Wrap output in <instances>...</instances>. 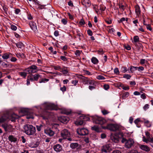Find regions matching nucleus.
<instances>
[{"mask_svg": "<svg viewBox=\"0 0 153 153\" xmlns=\"http://www.w3.org/2000/svg\"><path fill=\"white\" fill-rule=\"evenodd\" d=\"M56 105L52 103H45L43 104L42 108L44 109V111L40 115L43 119L46 120L48 119L50 114V112L47 111V110H51L55 109Z\"/></svg>", "mask_w": 153, "mask_h": 153, "instance_id": "nucleus-1", "label": "nucleus"}, {"mask_svg": "<svg viewBox=\"0 0 153 153\" xmlns=\"http://www.w3.org/2000/svg\"><path fill=\"white\" fill-rule=\"evenodd\" d=\"M19 116L16 114L13 113L11 114H4L0 118V123H2L7 121L11 120L12 122H15L16 119L18 118Z\"/></svg>", "mask_w": 153, "mask_h": 153, "instance_id": "nucleus-2", "label": "nucleus"}, {"mask_svg": "<svg viewBox=\"0 0 153 153\" xmlns=\"http://www.w3.org/2000/svg\"><path fill=\"white\" fill-rule=\"evenodd\" d=\"M24 132L27 135H33L36 131V128L32 125L26 124L23 127Z\"/></svg>", "mask_w": 153, "mask_h": 153, "instance_id": "nucleus-3", "label": "nucleus"}, {"mask_svg": "<svg viewBox=\"0 0 153 153\" xmlns=\"http://www.w3.org/2000/svg\"><path fill=\"white\" fill-rule=\"evenodd\" d=\"M123 137V133L122 131H119L117 134H111L110 136L111 140L112 141L117 143L118 142L120 138Z\"/></svg>", "mask_w": 153, "mask_h": 153, "instance_id": "nucleus-4", "label": "nucleus"}, {"mask_svg": "<svg viewBox=\"0 0 153 153\" xmlns=\"http://www.w3.org/2000/svg\"><path fill=\"white\" fill-rule=\"evenodd\" d=\"M61 136L63 139H67L69 141L73 140L71 138V135L70 132L67 129H64L61 132Z\"/></svg>", "mask_w": 153, "mask_h": 153, "instance_id": "nucleus-5", "label": "nucleus"}, {"mask_svg": "<svg viewBox=\"0 0 153 153\" xmlns=\"http://www.w3.org/2000/svg\"><path fill=\"white\" fill-rule=\"evenodd\" d=\"M121 142L125 143V147L128 149L131 148L134 145V141L131 138H129L128 140L124 138V137L122 138L121 141Z\"/></svg>", "mask_w": 153, "mask_h": 153, "instance_id": "nucleus-6", "label": "nucleus"}, {"mask_svg": "<svg viewBox=\"0 0 153 153\" xmlns=\"http://www.w3.org/2000/svg\"><path fill=\"white\" fill-rule=\"evenodd\" d=\"M102 127L103 128H107L113 131L119 130V126L118 125L112 124H108L106 126H102Z\"/></svg>", "mask_w": 153, "mask_h": 153, "instance_id": "nucleus-7", "label": "nucleus"}, {"mask_svg": "<svg viewBox=\"0 0 153 153\" xmlns=\"http://www.w3.org/2000/svg\"><path fill=\"white\" fill-rule=\"evenodd\" d=\"M112 150L111 145L110 144H107L101 147V151L103 153H108Z\"/></svg>", "mask_w": 153, "mask_h": 153, "instance_id": "nucleus-8", "label": "nucleus"}, {"mask_svg": "<svg viewBox=\"0 0 153 153\" xmlns=\"http://www.w3.org/2000/svg\"><path fill=\"white\" fill-rule=\"evenodd\" d=\"M94 122L96 123L102 125L105 123V120L101 117H96L94 118Z\"/></svg>", "mask_w": 153, "mask_h": 153, "instance_id": "nucleus-9", "label": "nucleus"}, {"mask_svg": "<svg viewBox=\"0 0 153 153\" xmlns=\"http://www.w3.org/2000/svg\"><path fill=\"white\" fill-rule=\"evenodd\" d=\"M77 132L81 135H85L88 133V130L85 128H79L77 130Z\"/></svg>", "mask_w": 153, "mask_h": 153, "instance_id": "nucleus-10", "label": "nucleus"}, {"mask_svg": "<svg viewBox=\"0 0 153 153\" xmlns=\"http://www.w3.org/2000/svg\"><path fill=\"white\" fill-rule=\"evenodd\" d=\"M37 67L36 66L34 65H32L28 68L26 71L29 74L35 73L37 72L36 70L37 69Z\"/></svg>", "mask_w": 153, "mask_h": 153, "instance_id": "nucleus-11", "label": "nucleus"}, {"mask_svg": "<svg viewBox=\"0 0 153 153\" xmlns=\"http://www.w3.org/2000/svg\"><path fill=\"white\" fill-rule=\"evenodd\" d=\"M2 127L6 131L10 132L12 130V126L10 125L4 124L2 125Z\"/></svg>", "mask_w": 153, "mask_h": 153, "instance_id": "nucleus-12", "label": "nucleus"}, {"mask_svg": "<svg viewBox=\"0 0 153 153\" xmlns=\"http://www.w3.org/2000/svg\"><path fill=\"white\" fill-rule=\"evenodd\" d=\"M54 150L57 152H59L62 151V146L59 144H56L53 146Z\"/></svg>", "mask_w": 153, "mask_h": 153, "instance_id": "nucleus-13", "label": "nucleus"}, {"mask_svg": "<svg viewBox=\"0 0 153 153\" xmlns=\"http://www.w3.org/2000/svg\"><path fill=\"white\" fill-rule=\"evenodd\" d=\"M70 146L73 149H78L81 148V145L76 143H71L70 145Z\"/></svg>", "mask_w": 153, "mask_h": 153, "instance_id": "nucleus-14", "label": "nucleus"}, {"mask_svg": "<svg viewBox=\"0 0 153 153\" xmlns=\"http://www.w3.org/2000/svg\"><path fill=\"white\" fill-rule=\"evenodd\" d=\"M36 127L37 131H40L42 130H44L45 131V130L46 129V126L45 124L43 123H42L38 125H36Z\"/></svg>", "mask_w": 153, "mask_h": 153, "instance_id": "nucleus-15", "label": "nucleus"}, {"mask_svg": "<svg viewBox=\"0 0 153 153\" xmlns=\"http://www.w3.org/2000/svg\"><path fill=\"white\" fill-rule=\"evenodd\" d=\"M29 25L31 29L34 31H35L37 30V27L36 23L33 21L29 22Z\"/></svg>", "mask_w": 153, "mask_h": 153, "instance_id": "nucleus-16", "label": "nucleus"}, {"mask_svg": "<svg viewBox=\"0 0 153 153\" xmlns=\"http://www.w3.org/2000/svg\"><path fill=\"white\" fill-rule=\"evenodd\" d=\"M29 76L32 78L33 81H37L39 78H41V76L38 74H36L34 75L30 74Z\"/></svg>", "mask_w": 153, "mask_h": 153, "instance_id": "nucleus-17", "label": "nucleus"}, {"mask_svg": "<svg viewBox=\"0 0 153 153\" xmlns=\"http://www.w3.org/2000/svg\"><path fill=\"white\" fill-rule=\"evenodd\" d=\"M139 147L141 149L146 152H149L150 150L149 147L146 145L140 144Z\"/></svg>", "mask_w": 153, "mask_h": 153, "instance_id": "nucleus-18", "label": "nucleus"}, {"mask_svg": "<svg viewBox=\"0 0 153 153\" xmlns=\"http://www.w3.org/2000/svg\"><path fill=\"white\" fill-rule=\"evenodd\" d=\"M45 133L50 136H53L54 134V132L51 128H48L45 130Z\"/></svg>", "mask_w": 153, "mask_h": 153, "instance_id": "nucleus-19", "label": "nucleus"}, {"mask_svg": "<svg viewBox=\"0 0 153 153\" xmlns=\"http://www.w3.org/2000/svg\"><path fill=\"white\" fill-rule=\"evenodd\" d=\"M8 139L11 142L15 143L17 140V138L15 136L13 135H9L8 137Z\"/></svg>", "mask_w": 153, "mask_h": 153, "instance_id": "nucleus-20", "label": "nucleus"}, {"mask_svg": "<svg viewBox=\"0 0 153 153\" xmlns=\"http://www.w3.org/2000/svg\"><path fill=\"white\" fill-rule=\"evenodd\" d=\"M61 122L64 123H67L69 121V118L67 117H62L60 119Z\"/></svg>", "mask_w": 153, "mask_h": 153, "instance_id": "nucleus-21", "label": "nucleus"}, {"mask_svg": "<svg viewBox=\"0 0 153 153\" xmlns=\"http://www.w3.org/2000/svg\"><path fill=\"white\" fill-rule=\"evenodd\" d=\"M82 4L86 7H88L91 5V3L89 0H84L82 1Z\"/></svg>", "mask_w": 153, "mask_h": 153, "instance_id": "nucleus-22", "label": "nucleus"}, {"mask_svg": "<svg viewBox=\"0 0 153 153\" xmlns=\"http://www.w3.org/2000/svg\"><path fill=\"white\" fill-rule=\"evenodd\" d=\"M12 54L10 53H5L2 56V58L4 59H7L11 56Z\"/></svg>", "mask_w": 153, "mask_h": 153, "instance_id": "nucleus-23", "label": "nucleus"}, {"mask_svg": "<svg viewBox=\"0 0 153 153\" xmlns=\"http://www.w3.org/2000/svg\"><path fill=\"white\" fill-rule=\"evenodd\" d=\"M79 119L81 120H83L84 122L88 121L90 120L89 117L84 115H82L80 116Z\"/></svg>", "mask_w": 153, "mask_h": 153, "instance_id": "nucleus-24", "label": "nucleus"}, {"mask_svg": "<svg viewBox=\"0 0 153 153\" xmlns=\"http://www.w3.org/2000/svg\"><path fill=\"white\" fill-rule=\"evenodd\" d=\"M61 72H62L63 74L65 75H67L68 72V71L67 70V68L66 67H64L62 68Z\"/></svg>", "mask_w": 153, "mask_h": 153, "instance_id": "nucleus-25", "label": "nucleus"}, {"mask_svg": "<svg viewBox=\"0 0 153 153\" xmlns=\"http://www.w3.org/2000/svg\"><path fill=\"white\" fill-rule=\"evenodd\" d=\"M137 69V67H134L133 66H131L130 68V71H129V73H133L134 72L136 71Z\"/></svg>", "mask_w": 153, "mask_h": 153, "instance_id": "nucleus-26", "label": "nucleus"}, {"mask_svg": "<svg viewBox=\"0 0 153 153\" xmlns=\"http://www.w3.org/2000/svg\"><path fill=\"white\" fill-rule=\"evenodd\" d=\"M135 12L137 15H139L140 13V7L138 5H137L135 7Z\"/></svg>", "mask_w": 153, "mask_h": 153, "instance_id": "nucleus-27", "label": "nucleus"}, {"mask_svg": "<svg viewBox=\"0 0 153 153\" xmlns=\"http://www.w3.org/2000/svg\"><path fill=\"white\" fill-rule=\"evenodd\" d=\"M91 61L94 64H97L99 62L98 59L95 57H93L91 59Z\"/></svg>", "mask_w": 153, "mask_h": 153, "instance_id": "nucleus-28", "label": "nucleus"}, {"mask_svg": "<svg viewBox=\"0 0 153 153\" xmlns=\"http://www.w3.org/2000/svg\"><path fill=\"white\" fill-rule=\"evenodd\" d=\"M82 77H83L82 78L83 83L85 84H88V82L90 79H88L87 78L83 76Z\"/></svg>", "mask_w": 153, "mask_h": 153, "instance_id": "nucleus-29", "label": "nucleus"}, {"mask_svg": "<svg viewBox=\"0 0 153 153\" xmlns=\"http://www.w3.org/2000/svg\"><path fill=\"white\" fill-rule=\"evenodd\" d=\"M80 120H78L77 121H76L75 122V124L76 125H82L83 124V123L84 122L83 120H81L80 119Z\"/></svg>", "mask_w": 153, "mask_h": 153, "instance_id": "nucleus-30", "label": "nucleus"}, {"mask_svg": "<svg viewBox=\"0 0 153 153\" xmlns=\"http://www.w3.org/2000/svg\"><path fill=\"white\" fill-rule=\"evenodd\" d=\"M16 45V47L18 48H21L23 46V44L21 42H19L17 43H14Z\"/></svg>", "mask_w": 153, "mask_h": 153, "instance_id": "nucleus-31", "label": "nucleus"}, {"mask_svg": "<svg viewBox=\"0 0 153 153\" xmlns=\"http://www.w3.org/2000/svg\"><path fill=\"white\" fill-rule=\"evenodd\" d=\"M49 79L46 78H41L39 80V82L40 83H45L48 81Z\"/></svg>", "mask_w": 153, "mask_h": 153, "instance_id": "nucleus-32", "label": "nucleus"}, {"mask_svg": "<svg viewBox=\"0 0 153 153\" xmlns=\"http://www.w3.org/2000/svg\"><path fill=\"white\" fill-rule=\"evenodd\" d=\"M30 81L31 82H33V79L30 76H28L27 77V85H28L30 84Z\"/></svg>", "mask_w": 153, "mask_h": 153, "instance_id": "nucleus-33", "label": "nucleus"}, {"mask_svg": "<svg viewBox=\"0 0 153 153\" xmlns=\"http://www.w3.org/2000/svg\"><path fill=\"white\" fill-rule=\"evenodd\" d=\"M129 93L128 92H126L124 93L122 95V98L123 99H125L129 96Z\"/></svg>", "mask_w": 153, "mask_h": 153, "instance_id": "nucleus-34", "label": "nucleus"}, {"mask_svg": "<svg viewBox=\"0 0 153 153\" xmlns=\"http://www.w3.org/2000/svg\"><path fill=\"white\" fill-rule=\"evenodd\" d=\"M131 76L128 74H124L123 75V77L126 79H130Z\"/></svg>", "mask_w": 153, "mask_h": 153, "instance_id": "nucleus-35", "label": "nucleus"}, {"mask_svg": "<svg viewBox=\"0 0 153 153\" xmlns=\"http://www.w3.org/2000/svg\"><path fill=\"white\" fill-rule=\"evenodd\" d=\"M121 71L123 73H125L128 71V70L126 67L123 66L121 68Z\"/></svg>", "mask_w": 153, "mask_h": 153, "instance_id": "nucleus-36", "label": "nucleus"}, {"mask_svg": "<svg viewBox=\"0 0 153 153\" xmlns=\"http://www.w3.org/2000/svg\"><path fill=\"white\" fill-rule=\"evenodd\" d=\"M144 123L145 126L148 127H150L151 126V123L148 120L145 121Z\"/></svg>", "mask_w": 153, "mask_h": 153, "instance_id": "nucleus-37", "label": "nucleus"}, {"mask_svg": "<svg viewBox=\"0 0 153 153\" xmlns=\"http://www.w3.org/2000/svg\"><path fill=\"white\" fill-rule=\"evenodd\" d=\"M19 75H20L21 76L23 77L24 78H25L27 76V73L25 72H19Z\"/></svg>", "mask_w": 153, "mask_h": 153, "instance_id": "nucleus-38", "label": "nucleus"}, {"mask_svg": "<svg viewBox=\"0 0 153 153\" xmlns=\"http://www.w3.org/2000/svg\"><path fill=\"white\" fill-rule=\"evenodd\" d=\"M96 83L95 82L94 80L90 79L88 82V84L90 85H96Z\"/></svg>", "mask_w": 153, "mask_h": 153, "instance_id": "nucleus-39", "label": "nucleus"}, {"mask_svg": "<svg viewBox=\"0 0 153 153\" xmlns=\"http://www.w3.org/2000/svg\"><path fill=\"white\" fill-rule=\"evenodd\" d=\"M53 68L54 69L56 70L59 71H61L62 69V68H61V67L59 65L54 66H53Z\"/></svg>", "mask_w": 153, "mask_h": 153, "instance_id": "nucleus-40", "label": "nucleus"}, {"mask_svg": "<svg viewBox=\"0 0 153 153\" xmlns=\"http://www.w3.org/2000/svg\"><path fill=\"white\" fill-rule=\"evenodd\" d=\"M81 52V51L79 50H77L74 53L76 56H80Z\"/></svg>", "mask_w": 153, "mask_h": 153, "instance_id": "nucleus-41", "label": "nucleus"}, {"mask_svg": "<svg viewBox=\"0 0 153 153\" xmlns=\"http://www.w3.org/2000/svg\"><path fill=\"white\" fill-rule=\"evenodd\" d=\"M61 21L62 23L64 25H66L68 22V20L66 18L62 19Z\"/></svg>", "mask_w": 153, "mask_h": 153, "instance_id": "nucleus-42", "label": "nucleus"}, {"mask_svg": "<svg viewBox=\"0 0 153 153\" xmlns=\"http://www.w3.org/2000/svg\"><path fill=\"white\" fill-rule=\"evenodd\" d=\"M139 37L137 36H134L133 38L134 41L135 42H137L139 41Z\"/></svg>", "mask_w": 153, "mask_h": 153, "instance_id": "nucleus-43", "label": "nucleus"}, {"mask_svg": "<svg viewBox=\"0 0 153 153\" xmlns=\"http://www.w3.org/2000/svg\"><path fill=\"white\" fill-rule=\"evenodd\" d=\"M140 119L138 118L137 119H136L134 121V123L136 125L137 127H140L138 124V123L140 121Z\"/></svg>", "mask_w": 153, "mask_h": 153, "instance_id": "nucleus-44", "label": "nucleus"}, {"mask_svg": "<svg viewBox=\"0 0 153 153\" xmlns=\"http://www.w3.org/2000/svg\"><path fill=\"white\" fill-rule=\"evenodd\" d=\"M149 139H150V137H147V138H146L144 136L143 137V142L146 143H148L149 142L148 140Z\"/></svg>", "mask_w": 153, "mask_h": 153, "instance_id": "nucleus-45", "label": "nucleus"}, {"mask_svg": "<svg viewBox=\"0 0 153 153\" xmlns=\"http://www.w3.org/2000/svg\"><path fill=\"white\" fill-rule=\"evenodd\" d=\"M148 140L150 145L153 147V138H150V139H149Z\"/></svg>", "mask_w": 153, "mask_h": 153, "instance_id": "nucleus-46", "label": "nucleus"}, {"mask_svg": "<svg viewBox=\"0 0 153 153\" xmlns=\"http://www.w3.org/2000/svg\"><path fill=\"white\" fill-rule=\"evenodd\" d=\"M97 78L99 80H103L105 79L104 77L102 75L97 76Z\"/></svg>", "mask_w": 153, "mask_h": 153, "instance_id": "nucleus-47", "label": "nucleus"}, {"mask_svg": "<svg viewBox=\"0 0 153 153\" xmlns=\"http://www.w3.org/2000/svg\"><path fill=\"white\" fill-rule=\"evenodd\" d=\"M3 9L5 13H7V12L8 10V9L5 5H4L3 6Z\"/></svg>", "mask_w": 153, "mask_h": 153, "instance_id": "nucleus-48", "label": "nucleus"}, {"mask_svg": "<svg viewBox=\"0 0 153 153\" xmlns=\"http://www.w3.org/2000/svg\"><path fill=\"white\" fill-rule=\"evenodd\" d=\"M146 26L147 30L151 31L152 30V28L151 26V25L149 24L146 25Z\"/></svg>", "mask_w": 153, "mask_h": 153, "instance_id": "nucleus-49", "label": "nucleus"}, {"mask_svg": "<svg viewBox=\"0 0 153 153\" xmlns=\"http://www.w3.org/2000/svg\"><path fill=\"white\" fill-rule=\"evenodd\" d=\"M105 9V7L103 5H101L100 6V10L102 11H104Z\"/></svg>", "mask_w": 153, "mask_h": 153, "instance_id": "nucleus-50", "label": "nucleus"}, {"mask_svg": "<svg viewBox=\"0 0 153 153\" xmlns=\"http://www.w3.org/2000/svg\"><path fill=\"white\" fill-rule=\"evenodd\" d=\"M114 73L118 75L119 74L120 72L117 68H116L114 69Z\"/></svg>", "mask_w": 153, "mask_h": 153, "instance_id": "nucleus-51", "label": "nucleus"}, {"mask_svg": "<svg viewBox=\"0 0 153 153\" xmlns=\"http://www.w3.org/2000/svg\"><path fill=\"white\" fill-rule=\"evenodd\" d=\"M10 27L11 29L14 31L16 30L17 28L16 26L14 25H11Z\"/></svg>", "mask_w": 153, "mask_h": 153, "instance_id": "nucleus-52", "label": "nucleus"}, {"mask_svg": "<svg viewBox=\"0 0 153 153\" xmlns=\"http://www.w3.org/2000/svg\"><path fill=\"white\" fill-rule=\"evenodd\" d=\"M102 114L104 115L107 114L109 113V111L105 110H104L102 111Z\"/></svg>", "mask_w": 153, "mask_h": 153, "instance_id": "nucleus-53", "label": "nucleus"}, {"mask_svg": "<svg viewBox=\"0 0 153 153\" xmlns=\"http://www.w3.org/2000/svg\"><path fill=\"white\" fill-rule=\"evenodd\" d=\"M78 82V81L77 80L75 79L72 81L71 83L72 84H74V86H76V84Z\"/></svg>", "mask_w": 153, "mask_h": 153, "instance_id": "nucleus-54", "label": "nucleus"}, {"mask_svg": "<svg viewBox=\"0 0 153 153\" xmlns=\"http://www.w3.org/2000/svg\"><path fill=\"white\" fill-rule=\"evenodd\" d=\"M96 86V85H90L89 86V89L90 90H92L95 88Z\"/></svg>", "mask_w": 153, "mask_h": 153, "instance_id": "nucleus-55", "label": "nucleus"}, {"mask_svg": "<svg viewBox=\"0 0 153 153\" xmlns=\"http://www.w3.org/2000/svg\"><path fill=\"white\" fill-rule=\"evenodd\" d=\"M85 22L83 19H82L80 20L79 22V24L81 25H85Z\"/></svg>", "mask_w": 153, "mask_h": 153, "instance_id": "nucleus-56", "label": "nucleus"}, {"mask_svg": "<svg viewBox=\"0 0 153 153\" xmlns=\"http://www.w3.org/2000/svg\"><path fill=\"white\" fill-rule=\"evenodd\" d=\"M138 71H143L144 70V68L142 66H140L137 67Z\"/></svg>", "mask_w": 153, "mask_h": 153, "instance_id": "nucleus-57", "label": "nucleus"}, {"mask_svg": "<svg viewBox=\"0 0 153 153\" xmlns=\"http://www.w3.org/2000/svg\"><path fill=\"white\" fill-rule=\"evenodd\" d=\"M63 111V113L64 114L67 115L70 114L71 113V111H68L67 110H64Z\"/></svg>", "mask_w": 153, "mask_h": 153, "instance_id": "nucleus-58", "label": "nucleus"}, {"mask_svg": "<svg viewBox=\"0 0 153 153\" xmlns=\"http://www.w3.org/2000/svg\"><path fill=\"white\" fill-rule=\"evenodd\" d=\"M87 33L88 35L90 36H92L93 35L92 31L90 29H89L87 30Z\"/></svg>", "mask_w": 153, "mask_h": 153, "instance_id": "nucleus-59", "label": "nucleus"}, {"mask_svg": "<svg viewBox=\"0 0 153 153\" xmlns=\"http://www.w3.org/2000/svg\"><path fill=\"white\" fill-rule=\"evenodd\" d=\"M140 97L141 98L143 99H145L146 98V96L145 95V94L144 93H143V94H141Z\"/></svg>", "mask_w": 153, "mask_h": 153, "instance_id": "nucleus-60", "label": "nucleus"}, {"mask_svg": "<svg viewBox=\"0 0 153 153\" xmlns=\"http://www.w3.org/2000/svg\"><path fill=\"white\" fill-rule=\"evenodd\" d=\"M60 58L62 60L64 61H66L67 60V59L66 58L65 56H61L60 57Z\"/></svg>", "mask_w": 153, "mask_h": 153, "instance_id": "nucleus-61", "label": "nucleus"}, {"mask_svg": "<svg viewBox=\"0 0 153 153\" xmlns=\"http://www.w3.org/2000/svg\"><path fill=\"white\" fill-rule=\"evenodd\" d=\"M149 108V105L148 104H146L143 107V109L144 110H146Z\"/></svg>", "mask_w": 153, "mask_h": 153, "instance_id": "nucleus-62", "label": "nucleus"}, {"mask_svg": "<svg viewBox=\"0 0 153 153\" xmlns=\"http://www.w3.org/2000/svg\"><path fill=\"white\" fill-rule=\"evenodd\" d=\"M68 15L69 18L71 20H73L74 19V17L70 13H68Z\"/></svg>", "mask_w": 153, "mask_h": 153, "instance_id": "nucleus-63", "label": "nucleus"}, {"mask_svg": "<svg viewBox=\"0 0 153 153\" xmlns=\"http://www.w3.org/2000/svg\"><path fill=\"white\" fill-rule=\"evenodd\" d=\"M66 87L65 86H64L63 87L60 88V90L62 92H64L66 90Z\"/></svg>", "mask_w": 153, "mask_h": 153, "instance_id": "nucleus-64", "label": "nucleus"}]
</instances>
